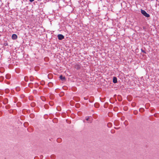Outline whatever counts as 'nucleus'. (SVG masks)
<instances>
[{
	"label": "nucleus",
	"mask_w": 159,
	"mask_h": 159,
	"mask_svg": "<svg viewBox=\"0 0 159 159\" xmlns=\"http://www.w3.org/2000/svg\"><path fill=\"white\" fill-rule=\"evenodd\" d=\"M59 140H60V138L57 139V142H59Z\"/></svg>",
	"instance_id": "nucleus-14"
},
{
	"label": "nucleus",
	"mask_w": 159,
	"mask_h": 159,
	"mask_svg": "<svg viewBox=\"0 0 159 159\" xmlns=\"http://www.w3.org/2000/svg\"><path fill=\"white\" fill-rule=\"evenodd\" d=\"M113 82L114 83H116L117 82V79L116 77H114L113 79Z\"/></svg>",
	"instance_id": "nucleus-6"
},
{
	"label": "nucleus",
	"mask_w": 159,
	"mask_h": 159,
	"mask_svg": "<svg viewBox=\"0 0 159 159\" xmlns=\"http://www.w3.org/2000/svg\"><path fill=\"white\" fill-rule=\"evenodd\" d=\"M59 78L62 80H63L65 79V77L64 76H63L62 75H60Z\"/></svg>",
	"instance_id": "nucleus-8"
},
{
	"label": "nucleus",
	"mask_w": 159,
	"mask_h": 159,
	"mask_svg": "<svg viewBox=\"0 0 159 159\" xmlns=\"http://www.w3.org/2000/svg\"><path fill=\"white\" fill-rule=\"evenodd\" d=\"M141 12L142 14L146 17H150V15L149 14L147 13L145 11L142 10H141Z\"/></svg>",
	"instance_id": "nucleus-1"
},
{
	"label": "nucleus",
	"mask_w": 159,
	"mask_h": 159,
	"mask_svg": "<svg viewBox=\"0 0 159 159\" xmlns=\"http://www.w3.org/2000/svg\"><path fill=\"white\" fill-rule=\"evenodd\" d=\"M17 35L15 34H13L12 36V39L14 40L16 39L17 38Z\"/></svg>",
	"instance_id": "nucleus-5"
},
{
	"label": "nucleus",
	"mask_w": 159,
	"mask_h": 159,
	"mask_svg": "<svg viewBox=\"0 0 159 159\" xmlns=\"http://www.w3.org/2000/svg\"><path fill=\"white\" fill-rule=\"evenodd\" d=\"M80 66L78 64H76L75 65V68L76 69H79L80 68Z\"/></svg>",
	"instance_id": "nucleus-4"
},
{
	"label": "nucleus",
	"mask_w": 159,
	"mask_h": 159,
	"mask_svg": "<svg viewBox=\"0 0 159 159\" xmlns=\"http://www.w3.org/2000/svg\"><path fill=\"white\" fill-rule=\"evenodd\" d=\"M85 119L87 121H89V123H91L93 120V119L91 116L86 117Z\"/></svg>",
	"instance_id": "nucleus-2"
},
{
	"label": "nucleus",
	"mask_w": 159,
	"mask_h": 159,
	"mask_svg": "<svg viewBox=\"0 0 159 159\" xmlns=\"http://www.w3.org/2000/svg\"><path fill=\"white\" fill-rule=\"evenodd\" d=\"M54 155H51V158H52V159H53L54 158Z\"/></svg>",
	"instance_id": "nucleus-13"
},
{
	"label": "nucleus",
	"mask_w": 159,
	"mask_h": 159,
	"mask_svg": "<svg viewBox=\"0 0 159 159\" xmlns=\"http://www.w3.org/2000/svg\"><path fill=\"white\" fill-rule=\"evenodd\" d=\"M16 89L17 90H19V88H16Z\"/></svg>",
	"instance_id": "nucleus-17"
},
{
	"label": "nucleus",
	"mask_w": 159,
	"mask_h": 159,
	"mask_svg": "<svg viewBox=\"0 0 159 159\" xmlns=\"http://www.w3.org/2000/svg\"><path fill=\"white\" fill-rule=\"evenodd\" d=\"M30 81H32L34 80V79L32 76H30Z\"/></svg>",
	"instance_id": "nucleus-9"
},
{
	"label": "nucleus",
	"mask_w": 159,
	"mask_h": 159,
	"mask_svg": "<svg viewBox=\"0 0 159 159\" xmlns=\"http://www.w3.org/2000/svg\"><path fill=\"white\" fill-rule=\"evenodd\" d=\"M107 126L108 127H111V123H108L107 124Z\"/></svg>",
	"instance_id": "nucleus-10"
},
{
	"label": "nucleus",
	"mask_w": 159,
	"mask_h": 159,
	"mask_svg": "<svg viewBox=\"0 0 159 159\" xmlns=\"http://www.w3.org/2000/svg\"><path fill=\"white\" fill-rule=\"evenodd\" d=\"M31 2H33L34 0H29Z\"/></svg>",
	"instance_id": "nucleus-15"
},
{
	"label": "nucleus",
	"mask_w": 159,
	"mask_h": 159,
	"mask_svg": "<svg viewBox=\"0 0 159 159\" xmlns=\"http://www.w3.org/2000/svg\"><path fill=\"white\" fill-rule=\"evenodd\" d=\"M84 100H87L88 99L86 97H84Z\"/></svg>",
	"instance_id": "nucleus-16"
},
{
	"label": "nucleus",
	"mask_w": 159,
	"mask_h": 159,
	"mask_svg": "<svg viewBox=\"0 0 159 159\" xmlns=\"http://www.w3.org/2000/svg\"><path fill=\"white\" fill-rule=\"evenodd\" d=\"M141 50L142 52L145 53H146L142 49H141Z\"/></svg>",
	"instance_id": "nucleus-12"
},
{
	"label": "nucleus",
	"mask_w": 159,
	"mask_h": 159,
	"mask_svg": "<svg viewBox=\"0 0 159 159\" xmlns=\"http://www.w3.org/2000/svg\"><path fill=\"white\" fill-rule=\"evenodd\" d=\"M24 79L25 81H27L28 80V78L27 77H25L24 78Z\"/></svg>",
	"instance_id": "nucleus-11"
},
{
	"label": "nucleus",
	"mask_w": 159,
	"mask_h": 159,
	"mask_svg": "<svg viewBox=\"0 0 159 159\" xmlns=\"http://www.w3.org/2000/svg\"><path fill=\"white\" fill-rule=\"evenodd\" d=\"M141 110H143H143H144V109H140L139 110H140V111H141Z\"/></svg>",
	"instance_id": "nucleus-18"
},
{
	"label": "nucleus",
	"mask_w": 159,
	"mask_h": 159,
	"mask_svg": "<svg viewBox=\"0 0 159 159\" xmlns=\"http://www.w3.org/2000/svg\"><path fill=\"white\" fill-rule=\"evenodd\" d=\"M58 39L61 40L64 38V36L61 34H59L57 35Z\"/></svg>",
	"instance_id": "nucleus-3"
},
{
	"label": "nucleus",
	"mask_w": 159,
	"mask_h": 159,
	"mask_svg": "<svg viewBox=\"0 0 159 159\" xmlns=\"http://www.w3.org/2000/svg\"><path fill=\"white\" fill-rule=\"evenodd\" d=\"M6 78L7 79H9L11 78V76L9 74H7L6 75Z\"/></svg>",
	"instance_id": "nucleus-7"
}]
</instances>
